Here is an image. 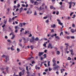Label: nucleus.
<instances>
[{"label":"nucleus","mask_w":76,"mask_h":76,"mask_svg":"<svg viewBox=\"0 0 76 76\" xmlns=\"http://www.w3.org/2000/svg\"><path fill=\"white\" fill-rule=\"evenodd\" d=\"M34 15H35L36 16L37 15V12L36 11H34Z\"/></svg>","instance_id":"obj_22"},{"label":"nucleus","mask_w":76,"mask_h":76,"mask_svg":"<svg viewBox=\"0 0 76 76\" xmlns=\"http://www.w3.org/2000/svg\"><path fill=\"white\" fill-rule=\"evenodd\" d=\"M26 70H27V71H28V66H26Z\"/></svg>","instance_id":"obj_31"},{"label":"nucleus","mask_w":76,"mask_h":76,"mask_svg":"<svg viewBox=\"0 0 76 76\" xmlns=\"http://www.w3.org/2000/svg\"><path fill=\"white\" fill-rule=\"evenodd\" d=\"M71 38L72 39H74L75 38V37L74 36H71Z\"/></svg>","instance_id":"obj_43"},{"label":"nucleus","mask_w":76,"mask_h":76,"mask_svg":"<svg viewBox=\"0 0 76 76\" xmlns=\"http://www.w3.org/2000/svg\"><path fill=\"white\" fill-rule=\"evenodd\" d=\"M25 30V29L24 28H21V30H20V31L21 32H22V31H24Z\"/></svg>","instance_id":"obj_17"},{"label":"nucleus","mask_w":76,"mask_h":76,"mask_svg":"<svg viewBox=\"0 0 76 76\" xmlns=\"http://www.w3.org/2000/svg\"><path fill=\"white\" fill-rule=\"evenodd\" d=\"M19 41L20 42H22V39H20L19 40Z\"/></svg>","instance_id":"obj_54"},{"label":"nucleus","mask_w":76,"mask_h":76,"mask_svg":"<svg viewBox=\"0 0 76 76\" xmlns=\"http://www.w3.org/2000/svg\"><path fill=\"white\" fill-rule=\"evenodd\" d=\"M35 37L33 36L31 37V39L30 40V42H32V44H34L35 43Z\"/></svg>","instance_id":"obj_1"},{"label":"nucleus","mask_w":76,"mask_h":76,"mask_svg":"<svg viewBox=\"0 0 76 76\" xmlns=\"http://www.w3.org/2000/svg\"><path fill=\"white\" fill-rule=\"evenodd\" d=\"M7 36H5V38L6 39H7Z\"/></svg>","instance_id":"obj_62"},{"label":"nucleus","mask_w":76,"mask_h":76,"mask_svg":"<svg viewBox=\"0 0 76 76\" xmlns=\"http://www.w3.org/2000/svg\"><path fill=\"white\" fill-rule=\"evenodd\" d=\"M22 9H20V13H21V12H22Z\"/></svg>","instance_id":"obj_56"},{"label":"nucleus","mask_w":76,"mask_h":76,"mask_svg":"<svg viewBox=\"0 0 76 76\" xmlns=\"http://www.w3.org/2000/svg\"><path fill=\"white\" fill-rule=\"evenodd\" d=\"M47 17L46 16V17H43V19H47Z\"/></svg>","instance_id":"obj_44"},{"label":"nucleus","mask_w":76,"mask_h":76,"mask_svg":"<svg viewBox=\"0 0 76 76\" xmlns=\"http://www.w3.org/2000/svg\"><path fill=\"white\" fill-rule=\"evenodd\" d=\"M56 66V63H53V66Z\"/></svg>","instance_id":"obj_36"},{"label":"nucleus","mask_w":76,"mask_h":76,"mask_svg":"<svg viewBox=\"0 0 76 76\" xmlns=\"http://www.w3.org/2000/svg\"><path fill=\"white\" fill-rule=\"evenodd\" d=\"M25 69H23V70H22V72L23 73L22 75H23L24 73H25Z\"/></svg>","instance_id":"obj_13"},{"label":"nucleus","mask_w":76,"mask_h":76,"mask_svg":"<svg viewBox=\"0 0 76 76\" xmlns=\"http://www.w3.org/2000/svg\"><path fill=\"white\" fill-rule=\"evenodd\" d=\"M43 45L44 47H45V48L47 47V46H46V44H45V43L44 44H43Z\"/></svg>","instance_id":"obj_30"},{"label":"nucleus","mask_w":76,"mask_h":76,"mask_svg":"<svg viewBox=\"0 0 76 76\" xmlns=\"http://www.w3.org/2000/svg\"><path fill=\"white\" fill-rule=\"evenodd\" d=\"M14 33L13 32H12L10 34V36L11 35H12V36L11 38L12 39H14V38L15 37V35H14Z\"/></svg>","instance_id":"obj_3"},{"label":"nucleus","mask_w":76,"mask_h":76,"mask_svg":"<svg viewBox=\"0 0 76 76\" xmlns=\"http://www.w3.org/2000/svg\"><path fill=\"white\" fill-rule=\"evenodd\" d=\"M32 63V64H34V63H35V62L34 61H32V63Z\"/></svg>","instance_id":"obj_63"},{"label":"nucleus","mask_w":76,"mask_h":76,"mask_svg":"<svg viewBox=\"0 0 76 76\" xmlns=\"http://www.w3.org/2000/svg\"><path fill=\"white\" fill-rule=\"evenodd\" d=\"M44 52H39V53L38 56L39 57H41V56H42V55H43V54H44Z\"/></svg>","instance_id":"obj_8"},{"label":"nucleus","mask_w":76,"mask_h":76,"mask_svg":"<svg viewBox=\"0 0 76 76\" xmlns=\"http://www.w3.org/2000/svg\"><path fill=\"white\" fill-rule=\"evenodd\" d=\"M43 56L45 58H46L47 57V55H46V54H44L43 55Z\"/></svg>","instance_id":"obj_26"},{"label":"nucleus","mask_w":76,"mask_h":76,"mask_svg":"<svg viewBox=\"0 0 76 76\" xmlns=\"http://www.w3.org/2000/svg\"><path fill=\"white\" fill-rule=\"evenodd\" d=\"M23 24L22 23H20L19 24V26L20 27H22Z\"/></svg>","instance_id":"obj_14"},{"label":"nucleus","mask_w":76,"mask_h":76,"mask_svg":"<svg viewBox=\"0 0 76 76\" xmlns=\"http://www.w3.org/2000/svg\"><path fill=\"white\" fill-rule=\"evenodd\" d=\"M56 52L57 53V54H58V55L59 54H60V51H57Z\"/></svg>","instance_id":"obj_23"},{"label":"nucleus","mask_w":76,"mask_h":76,"mask_svg":"<svg viewBox=\"0 0 76 76\" xmlns=\"http://www.w3.org/2000/svg\"><path fill=\"white\" fill-rule=\"evenodd\" d=\"M53 28H56V26L55 24H54L53 25Z\"/></svg>","instance_id":"obj_33"},{"label":"nucleus","mask_w":76,"mask_h":76,"mask_svg":"<svg viewBox=\"0 0 76 76\" xmlns=\"http://www.w3.org/2000/svg\"><path fill=\"white\" fill-rule=\"evenodd\" d=\"M22 72H20L19 73V75L20 76H22Z\"/></svg>","instance_id":"obj_15"},{"label":"nucleus","mask_w":76,"mask_h":76,"mask_svg":"<svg viewBox=\"0 0 76 76\" xmlns=\"http://www.w3.org/2000/svg\"><path fill=\"white\" fill-rule=\"evenodd\" d=\"M17 50L18 51V52H19L20 51V49H19L18 48H17Z\"/></svg>","instance_id":"obj_28"},{"label":"nucleus","mask_w":76,"mask_h":76,"mask_svg":"<svg viewBox=\"0 0 76 76\" xmlns=\"http://www.w3.org/2000/svg\"><path fill=\"white\" fill-rule=\"evenodd\" d=\"M69 51L71 52V54L73 56V50H69Z\"/></svg>","instance_id":"obj_9"},{"label":"nucleus","mask_w":76,"mask_h":76,"mask_svg":"<svg viewBox=\"0 0 76 76\" xmlns=\"http://www.w3.org/2000/svg\"><path fill=\"white\" fill-rule=\"evenodd\" d=\"M55 38H57V39H60V38H59V37H58V36H56V37Z\"/></svg>","instance_id":"obj_49"},{"label":"nucleus","mask_w":76,"mask_h":76,"mask_svg":"<svg viewBox=\"0 0 76 76\" xmlns=\"http://www.w3.org/2000/svg\"><path fill=\"white\" fill-rule=\"evenodd\" d=\"M14 4H16V1L15 0L14 1Z\"/></svg>","instance_id":"obj_64"},{"label":"nucleus","mask_w":76,"mask_h":76,"mask_svg":"<svg viewBox=\"0 0 76 76\" xmlns=\"http://www.w3.org/2000/svg\"><path fill=\"white\" fill-rule=\"evenodd\" d=\"M6 60H5V63H7V61H9V56H7L6 57Z\"/></svg>","instance_id":"obj_5"},{"label":"nucleus","mask_w":76,"mask_h":76,"mask_svg":"<svg viewBox=\"0 0 76 76\" xmlns=\"http://www.w3.org/2000/svg\"><path fill=\"white\" fill-rule=\"evenodd\" d=\"M5 24H4L3 26H2V27L4 28V27L5 26Z\"/></svg>","instance_id":"obj_55"},{"label":"nucleus","mask_w":76,"mask_h":76,"mask_svg":"<svg viewBox=\"0 0 76 76\" xmlns=\"http://www.w3.org/2000/svg\"><path fill=\"white\" fill-rule=\"evenodd\" d=\"M36 75V74L35 73H34L32 75H31V76H35Z\"/></svg>","instance_id":"obj_32"},{"label":"nucleus","mask_w":76,"mask_h":76,"mask_svg":"<svg viewBox=\"0 0 76 76\" xmlns=\"http://www.w3.org/2000/svg\"><path fill=\"white\" fill-rule=\"evenodd\" d=\"M24 34H28V32L26 31H25V33H24Z\"/></svg>","instance_id":"obj_58"},{"label":"nucleus","mask_w":76,"mask_h":76,"mask_svg":"<svg viewBox=\"0 0 76 76\" xmlns=\"http://www.w3.org/2000/svg\"><path fill=\"white\" fill-rule=\"evenodd\" d=\"M69 4V9H70L71 7H72V5H71V4H74V5H73V6H75V3L74 2H72V1H71L69 2L68 3Z\"/></svg>","instance_id":"obj_2"},{"label":"nucleus","mask_w":76,"mask_h":76,"mask_svg":"<svg viewBox=\"0 0 76 76\" xmlns=\"http://www.w3.org/2000/svg\"><path fill=\"white\" fill-rule=\"evenodd\" d=\"M54 32V29H53L52 30H51V32L52 33V32Z\"/></svg>","instance_id":"obj_42"},{"label":"nucleus","mask_w":76,"mask_h":76,"mask_svg":"<svg viewBox=\"0 0 76 76\" xmlns=\"http://www.w3.org/2000/svg\"><path fill=\"white\" fill-rule=\"evenodd\" d=\"M50 47H51V44L50 43H49L48 46V48H50Z\"/></svg>","instance_id":"obj_12"},{"label":"nucleus","mask_w":76,"mask_h":76,"mask_svg":"<svg viewBox=\"0 0 76 76\" xmlns=\"http://www.w3.org/2000/svg\"><path fill=\"white\" fill-rule=\"evenodd\" d=\"M12 18H9V20L8 21V22H11V21H12Z\"/></svg>","instance_id":"obj_20"},{"label":"nucleus","mask_w":76,"mask_h":76,"mask_svg":"<svg viewBox=\"0 0 76 76\" xmlns=\"http://www.w3.org/2000/svg\"><path fill=\"white\" fill-rule=\"evenodd\" d=\"M39 39H38V37H36L35 39V41H38Z\"/></svg>","instance_id":"obj_24"},{"label":"nucleus","mask_w":76,"mask_h":76,"mask_svg":"<svg viewBox=\"0 0 76 76\" xmlns=\"http://www.w3.org/2000/svg\"><path fill=\"white\" fill-rule=\"evenodd\" d=\"M26 23H23V26H25V25H26Z\"/></svg>","instance_id":"obj_51"},{"label":"nucleus","mask_w":76,"mask_h":76,"mask_svg":"<svg viewBox=\"0 0 76 76\" xmlns=\"http://www.w3.org/2000/svg\"><path fill=\"white\" fill-rule=\"evenodd\" d=\"M42 10V7H40L39 8V10Z\"/></svg>","instance_id":"obj_46"},{"label":"nucleus","mask_w":76,"mask_h":76,"mask_svg":"<svg viewBox=\"0 0 76 76\" xmlns=\"http://www.w3.org/2000/svg\"><path fill=\"white\" fill-rule=\"evenodd\" d=\"M35 68L36 69H37V68H38V69H40V67H37V66H35Z\"/></svg>","instance_id":"obj_19"},{"label":"nucleus","mask_w":76,"mask_h":76,"mask_svg":"<svg viewBox=\"0 0 76 76\" xmlns=\"http://www.w3.org/2000/svg\"><path fill=\"white\" fill-rule=\"evenodd\" d=\"M30 2H31V3H34V0H31L30 1Z\"/></svg>","instance_id":"obj_34"},{"label":"nucleus","mask_w":76,"mask_h":76,"mask_svg":"<svg viewBox=\"0 0 76 76\" xmlns=\"http://www.w3.org/2000/svg\"><path fill=\"white\" fill-rule=\"evenodd\" d=\"M29 37H32V34H30V35L28 36Z\"/></svg>","instance_id":"obj_53"},{"label":"nucleus","mask_w":76,"mask_h":76,"mask_svg":"<svg viewBox=\"0 0 76 76\" xmlns=\"http://www.w3.org/2000/svg\"><path fill=\"white\" fill-rule=\"evenodd\" d=\"M55 60H56V58H54L52 60L53 62V63H56V61Z\"/></svg>","instance_id":"obj_11"},{"label":"nucleus","mask_w":76,"mask_h":76,"mask_svg":"<svg viewBox=\"0 0 76 76\" xmlns=\"http://www.w3.org/2000/svg\"><path fill=\"white\" fill-rule=\"evenodd\" d=\"M7 19H6V20H4V23L5 24H6L7 23Z\"/></svg>","instance_id":"obj_10"},{"label":"nucleus","mask_w":76,"mask_h":76,"mask_svg":"<svg viewBox=\"0 0 76 76\" xmlns=\"http://www.w3.org/2000/svg\"><path fill=\"white\" fill-rule=\"evenodd\" d=\"M59 14V12L58 11H57V12H56V14L57 15H58Z\"/></svg>","instance_id":"obj_40"},{"label":"nucleus","mask_w":76,"mask_h":76,"mask_svg":"<svg viewBox=\"0 0 76 76\" xmlns=\"http://www.w3.org/2000/svg\"><path fill=\"white\" fill-rule=\"evenodd\" d=\"M43 75H46V74H47V73H46V72H43Z\"/></svg>","instance_id":"obj_59"},{"label":"nucleus","mask_w":76,"mask_h":76,"mask_svg":"<svg viewBox=\"0 0 76 76\" xmlns=\"http://www.w3.org/2000/svg\"><path fill=\"white\" fill-rule=\"evenodd\" d=\"M32 58H34V57H29L28 58V60H31Z\"/></svg>","instance_id":"obj_48"},{"label":"nucleus","mask_w":76,"mask_h":76,"mask_svg":"<svg viewBox=\"0 0 76 76\" xmlns=\"http://www.w3.org/2000/svg\"><path fill=\"white\" fill-rule=\"evenodd\" d=\"M53 5H51L50 6V8L51 9H53Z\"/></svg>","instance_id":"obj_25"},{"label":"nucleus","mask_w":76,"mask_h":76,"mask_svg":"<svg viewBox=\"0 0 76 76\" xmlns=\"http://www.w3.org/2000/svg\"><path fill=\"white\" fill-rule=\"evenodd\" d=\"M32 13V12L29 10L27 11V14H28V15H30V14H31V13Z\"/></svg>","instance_id":"obj_6"},{"label":"nucleus","mask_w":76,"mask_h":76,"mask_svg":"<svg viewBox=\"0 0 76 76\" xmlns=\"http://www.w3.org/2000/svg\"><path fill=\"white\" fill-rule=\"evenodd\" d=\"M6 57V56L5 55H3L2 56V57Z\"/></svg>","instance_id":"obj_41"},{"label":"nucleus","mask_w":76,"mask_h":76,"mask_svg":"<svg viewBox=\"0 0 76 76\" xmlns=\"http://www.w3.org/2000/svg\"><path fill=\"white\" fill-rule=\"evenodd\" d=\"M48 69H46L45 70V72H47L48 71Z\"/></svg>","instance_id":"obj_61"},{"label":"nucleus","mask_w":76,"mask_h":76,"mask_svg":"<svg viewBox=\"0 0 76 76\" xmlns=\"http://www.w3.org/2000/svg\"><path fill=\"white\" fill-rule=\"evenodd\" d=\"M18 29H16L15 31V33H17V32H18Z\"/></svg>","instance_id":"obj_50"},{"label":"nucleus","mask_w":76,"mask_h":76,"mask_svg":"<svg viewBox=\"0 0 76 76\" xmlns=\"http://www.w3.org/2000/svg\"><path fill=\"white\" fill-rule=\"evenodd\" d=\"M19 45H20V47H22V44L20 43L19 44Z\"/></svg>","instance_id":"obj_39"},{"label":"nucleus","mask_w":76,"mask_h":76,"mask_svg":"<svg viewBox=\"0 0 76 76\" xmlns=\"http://www.w3.org/2000/svg\"><path fill=\"white\" fill-rule=\"evenodd\" d=\"M34 5H38V2H37V1L35 2Z\"/></svg>","instance_id":"obj_18"},{"label":"nucleus","mask_w":76,"mask_h":76,"mask_svg":"<svg viewBox=\"0 0 76 76\" xmlns=\"http://www.w3.org/2000/svg\"><path fill=\"white\" fill-rule=\"evenodd\" d=\"M58 68H60V66L58 65L56 66H54L53 68V70L55 71Z\"/></svg>","instance_id":"obj_4"},{"label":"nucleus","mask_w":76,"mask_h":76,"mask_svg":"<svg viewBox=\"0 0 76 76\" xmlns=\"http://www.w3.org/2000/svg\"><path fill=\"white\" fill-rule=\"evenodd\" d=\"M61 34L62 35H63V32H61L60 33V36H61Z\"/></svg>","instance_id":"obj_47"},{"label":"nucleus","mask_w":76,"mask_h":76,"mask_svg":"<svg viewBox=\"0 0 76 76\" xmlns=\"http://www.w3.org/2000/svg\"><path fill=\"white\" fill-rule=\"evenodd\" d=\"M22 6H23V7H25V5L24 4H22Z\"/></svg>","instance_id":"obj_52"},{"label":"nucleus","mask_w":76,"mask_h":76,"mask_svg":"<svg viewBox=\"0 0 76 76\" xmlns=\"http://www.w3.org/2000/svg\"><path fill=\"white\" fill-rule=\"evenodd\" d=\"M20 6V4H18L17 7H19Z\"/></svg>","instance_id":"obj_60"},{"label":"nucleus","mask_w":76,"mask_h":76,"mask_svg":"<svg viewBox=\"0 0 76 76\" xmlns=\"http://www.w3.org/2000/svg\"><path fill=\"white\" fill-rule=\"evenodd\" d=\"M57 21H58V23L59 25H61V26H62V25H63V23H61V21H60V20L58 19H57Z\"/></svg>","instance_id":"obj_7"},{"label":"nucleus","mask_w":76,"mask_h":76,"mask_svg":"<svg viewBox=\"0 0 76 76\" xmlns=\"http://www.w3.org/2000/svg\"><path fill=\"white\" fill-rule=\"evenodd\" d=\"M59 4L60 5H62V4H63V2H59Z\"/></svg>","instance_id":"obj_38"},{"label":"nucleus","mask_w":76,"mask_h":76,"mask_svg":"<svg viewBox=\"0 0 76 76\" xmlns=\"http://www.w3.org/2000/svg\"><path fill=\"white\" fill-rule=\"evenodd\" d=\"M5 28H6V27H5V28H3V30L4 32V31H6V29H5Z\"/></svg>","instance_id":"obj_35"},{"label":"nucleus","mask_w":76,"mask_h":76,"mask_svg":"<svg viewBox=\"0 0 76 76\" xmlns=\"http://www.w3.org/2000/svg\"><path fill=\"white\" fill-rule=\"evenodd\" d=\"M53 15H55L56 14V12L53 11Z\"/></svg>","instance_id":"obj_57"},{"label":"nucleus","mask_w":76,"mask_h":76,"mask_svg":"<svg viewBox=\"0 0 76 76\" xmlns=\"http://www.w3.org/2000/svg\"><path fill=\"white\" fill-rule=\"evenodd\" d=\"M8 69H9V68H8V67H7L6 68V71L7 72H8Z\"/></svg>","instance_id":"obj_27"},{"label":"nucleus","mask_w":76,"mask_h":76,"mask_svg":"<svg viewBox=\"0 0 76 76\" xmlns=\"http://www.w3.org/2000/svg\"><path fill=\"white\" fill-rule=\"evenodd\" d=\"M30 48H31V50H32L33 49H34V48H33V47H32V46L31 45L30 46Z\"/></svg>","instance_id":"obj_37"},{"label":"nucleus","mask_w":76,"mask_h":76,"mask_svg":"<svg viewBox=\"0 0 76 76\" xmlns=\"http://www.w3.org/2000/svg\"><path fill=\"white\" fill-rule=\"evenodd\" d=\"M68 60H72V58H70V57H69L68 58Z\"/></svg>","instance_id":"obj_21"},{"label":"nucleus","mask_w":76,"mask_h":76,"mask_svg":"<svg viewBox=\"0 0 76 76\" xmlns=\"http://www.w3.org/2000/svg\"><path fill=\"white\" fill-rule=\"evenodd\" d=\"M45 6V4L44 3H43L42 5V7H44Z\"/></svg>","instance_id":"obj_45"},{"label":"nucleus","mask_w":76,"mask_h":76,"mask_svg":"<svg viewBox=\"0 0 76 76\" xmlns=\"http://www.w3.org/2000/svg\"><path fill=\"white\" fill-rule=\"evenodd\" d=\"M71 31L72 32V33H74V32H75V31H74V30L73 29H72L71 30Z\"/></svg>","instance_id":"obj_16"},{"label":"nucleus","mask_w":76,"mask_h":76,"mask_svg":"<svg viewBox=\"0 0 76 76\" xmlns=\"http://www.w3.org/2000/svg\"><path fill=\"white\" fill-rule=\"evenodd\" d=\"M72 27H73V28H75V25L74 23L72 24Z\"/></svg>","instance_id":"obj_29"}]
</instances>
